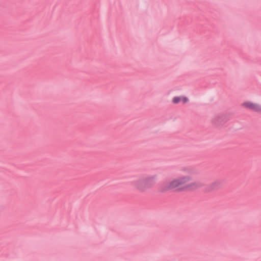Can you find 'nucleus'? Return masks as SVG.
<instances>
[{"mask_svg": "<svg viewBox=\"0 0 261 261\" xmlns=\"http://www.w3.org/2000/svg\"><path fill=\"white\" fill-rule=\"evenodd\" d=\"M242 106L256 112H261V105L252 101H247L242 103Z\"/></svg>", "mask_w": 261, "mask_h": 261, "instance_id": "3", "label": "nucleus"}, {"mask_svg": "<svg viewBox=\"0 0 261 261\" xmlns=\"http://www.w3.org/2000/svg\"><path fill=\"white\" fill-rule=\"evenodd\" d=\"M203 186L202 181L194 180L191 175H187L171 179L162 185L161 190L163 192L170 191L194 192Z\"/></svg>", "mask_w": 261, "mask_h": 261, "instance_id": "1", "label": "nucleus"}, {"mask_svg": "<svg viewBox=\"0 0 261 261\" xmlns=\"http://www.w3.org/2000/svg\"><path fill=\"white\" fill-rule=\"evenodd\" d=\"M189 101V99L184 96L174 97L172 99V102L175 103H178L180 101H182L184 103H187Z\"/></svg>", "mask_w": 261, "mask_h": 261, "instance_id": "5", "label": "nucleus"}, {"mask_svg": "<svg viewBox=\"0 0 261 261\" xmlns=\"http://www.w3.org/2000/svg\"><path fill=\"white\" fill-rule=\"evenodd\" d=\"M221 187V182L218 180H216L212 183H211L208 188V191L212 192L214 191H217L220 189Z\"/></svg>", "mask_w": 261, "mask_h": 261, "instance_id": "4", "label": "nucleus"}, {"mask_svg": "<svg viewBox=\"0 0 261 261\" xmlns=\"http://www.w3.org/2000/svg\"><path fill=\"white\" fill-rule=\"evenodd\" d=\"M156 176L140 177L132 182L134 188L138 192L143 193L153 188L156 184Z\"/></svg>", "mask_w": 261, "mask_h": 261, "instance_id": "2", "label": "nucleus"}]
</instances>
